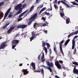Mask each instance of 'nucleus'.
<instances>
[{
  "instance_id": "f257e3e1",
  "label": "nucleus",
  "mask_w": 78,
  "mask_h": 78,
  "mask_svg": "<svg viewBox=\"0 0 78 78\" xmlns=\"http://www.w3.org/2000/svg\"><path fill=\"white\" fill-rule=\"evenodd\" d=\"M37 13H36L34 14L29 19V22L28 23V25H30L33 21H34L36 19V18L37 17Z\"/></svg>"
},
{
  "instance_id": "f03ea898",
  "label": "nucleus",
  "mask_w": 78,
  "mask_h": 78,
  "mask_svg": "<svg viewBox=\"0 0 78 78\" xmlns=\"http://www.w3.org/2000/svg\"><path fill=\"white\" fill-rule=\"evenodd\" d=\"M16 25L15 24H14L12 25V26L10 27L9 29L7 31V33H11V32L14 30L16 27Z\"/></svg>"
},
{
  "instance_id": "7ed1b4c3",
  "label": "nucleus",
  "mask_w": 78,
  "mask_h": 78,
  "mask_svg": "<svg viewBox=\"0 0 78 78\" xmlns=\"http://www.w3.org/2000/svg\"><path fill=\"white\" fill-rule=\"evenodd\" d=\"M7 43L6 41H4L2 43L1 45V47H0V50L1 49H5L6 48V47H7L8 45L6 44Z\"/></svg>"
},
{
  "instance_id": "20e7f679",
  "label": "nucleus",
  "mask_w": 78,
  "mask_h": 78,
  "mask_svg": "<svg viewBox=\"0 0 78 78\" xmlns=\"http://www.w3.org/2000/svg\"><path fill=\"white\" fill-rule=\"evenodd\" d=\"M32 36L30 38V41H32V40L34 39V38H35L36 37H37V36H39V34L38 33L35 34L34 33H33L32 34Z\"/></svg>"
},
{
  "instance_id": "39448f33",
  "label": "nucleus",
  "mask_w": 78,
  "mask_h": 78,
  "mask_svg": "<svg viewBox=\"0 0 78 78\" xmlns=\"http://www.w3.org/2000/svg\"><path fill=\"white\" fill-rule=\"evenodd\" d=\"M10 11H11V9H8L7 12H6L5 14L4 18L3 19V20L2 22H4L5 20L6 19V18L7 17V16H8V14L9 13V12H10Z\"/></svg>"
},
{
  "instance_id": "423d86ee",
  "label": "nucleus",
  "mask_w": 78,
  "mask_h": 78,
  "mask_svg": "<svg viewBox=\"0 0 78 78\" xmlns=\"http://www.w3.org/2000/svg\"><path fill=\"white\" fill-rule=\"evenodd\" d=\"M63 3L64 4V5H65L67 6V8H68L69 9H70L71 8V7L70 6H69L65 2L63 1H59L58 2V5H59L60 4V3Z\"/></svg>"
},
{
  "instance_id": "0eeeda50",
  "label": "nucleus",
  "mask_w": 78,
  "mask_h": 78,
  "mask_svg": "<svg viewBox=\"0 0 78 78\" xmlns=\"http://www.w3.org/2000/svg\"><path fill=\"white\" fill-rule=\"evenodd\" d=\"M55 66H56L57 67L58 69H59V70H60V69H61V65L59 64V62L58 61H56L55 62Z\"/></svg>"
},
{
  "instance_id": "6e6552de",
  "label": "nucleus",
  "mask_w": 78,
  "mask_h": 78,
  "mask_svg": "<svg viewBox=\"0 0 78 78\" xmlns=\"http://www.w3.org/2000/svg\"><path fill=\"white\" fill-rule=\"evenodd\" d=\"M74 68L73 69V73L74 74H77L78 75V69H76V66L75 65L74 66Z\"/></svg>"
},
{
  "instance_id": "1a4fd4ad",
  "label": "nucleus",
  "mask_w": 78,
  "mask_h": 78,
  "mask_svg": "<svg viewBox=\"0 0 78 78\" xmlns=\"http://www.w3.org/2000/svg\"><path fill=\"white\" fill-rule=\"evenodd\" d=\"M22 4H19L15 7V9L16 10H19V9H20V8H21V7H22Z\"/></svg>"
},
{
  "instance_id": "9d476101",
  "label": "nucleus",
  "mask_w": 78,
  "mask_h": 78,
  "mask_svg": "<svg viewBox=\"0 0 78 78\" xmlns=\"http://www.w3.org/2000/svg\"><path fill=\"white\" fill-rule=\"evenodd\" d=\"M45 42H43L42 43V45H43V47H44L43 48V50L45 51V53H47V49L45 47Z\"/></svg>"
},
{
  "instance_id": "9b49d317",
  "label": "nucleus",
  "mask_w": 78,
  "mask_h": 78,
  "mask_svg": "<svg viewBox=\"0 0 78 78\" xmlns=\"http://www.w3.org/2000/svg\"><path fill=\"white\" fill-rule=\"evenodd\" d=\"M19 42H20V41H18L17 40H14L12 41V44H18Z\"/></svg>"
},
{
  "instance_id": "f8f14e48",
  "label": "nucleus",
  "mask_w": 78,
  "mask_h": 78,
  "mask_svg": "<svg viewBox=\"0 0 78 78\" xmlns=\"http://www.w3.org/2000/svg\"><path fill=\"white\" fill-rule=\"evenodd\" d=\"M22 8H21L17 12H16V13L15 14L14 16H17V15H18L19 14H20L21 12H22Z\"/></svg>"
},
{
  "instance_id": "ddd939ff",
  "label": "nucleus",
  "mask_w": 78,
  "mask_h": 78,
  "mask_svg": "<svg viewBox=\"0 0 78 78\" xmlns=\"http://www.w3.org/2000/svg\"><path fill=\"white\" fill-rule=\"evenodd\" d=\"M75 40H73L72 41V49H74V48H75Z\"/></svg>"
},
{
  "instance_id": "4468645a",
  "label": "nucleus",
  "mask_w": 78,
  "mask_h": 78,
  "mask_svg": "<svg viewBox=\"0 0 78 78\" xmlns=\"http://www.w3.org/2000/svg\"><path fill=\"white\" fill-rule=\"evenodd\" d=\"M64 40H62L59 43V48H62V44L64 43Z\"/></svg>"
},
{
  "instance_id": "2eb2a0df",
  "label": "nucleus",
  "mask_w": 78,
  "mask_h": 78,
  "mask_svg": "<svg viewBox=\"0 0 78 78\" xmlns=\"http://www.w3.org/2000/svg\"><path fill=\"white\" fill-rule=\"evenodd\" d=\"M23 75H26L27 74H28V72L27 69H24L23 71Z\"/></svg>"
},
{
  "instance_id": "dca6fc26",
  "label": "nucleus",
  "mask_w": 78,
  "mask_h": 78,
  "mask_svg": "<svg viewBox=\"0 0 78 78\" xmlns=\"http://www.w3.org/2000/svg\"><path fill=\"white\" fill-rule=\"evenodd\" d=\"M70 40V39H68L67 40H66L65 43V46H66L67 44H68V43L69 42V41Z\"/></svg>"
},
{
  "instance_id": "f3484780",
  "label": "nucleus",
  "mask_w": 78,
  "mask_h": 78,
  "mask_svg": "<svg viewBox=\"0 0 78 78\" xmlns=\"http://www.w3.org/2000/svg\"><path fill=\"white\" fill-rule=\"evenodd\" d=\"M39 25V23H35L34 25V28H35L36 27H39V26H38Z\"/></svg>"
},
{
  "instance_id": "a211bd4d",
  "label": "nucleus",
  "mask_w": 78,
  "mask_h": 78,
  "mask_svg": "<svg viewBox=\"0 0 78 78\" xmlns=\"http://www.w3.org/2000/svg\"><path fill=\"white\" fill-rule=\"evenodd\" d=\"M31 66H32L33 68L34 69H36V67H35V64L34 63L32 62L31 63Z\"/></svg>"
},
{
  "instance_id": "6ab92c4d",
  "label": "nucleus",
  "mask_w": 78,
  "mask_h": 78,
  "mask_svg": "<svg viewBox=\"0 0 78 78\" xmlns=\"http://www.w3.org/2000/svg\"><path fill=\"white\" fill-rule=\"evenodd\" d=\"M44 13L47 16H50V14L49 13L47 12H44L42 14V16H44Z\"/></svg>"
},
{
  "instance_id": "aec40b11",
  "label": "nucleus",
  "mask_w": 78,
  "mask_h": 78,
  "mask_svg": "<svg viewBox=\"0 0 78 78\" xmlns=\"http://www.w3.org/2000/svg\"><path fill=\"white\" fill-rule=\"evenodd\" d=\"M66 23L67 24H69V23H70V18H68L66 20Z\"/></svg>"
},
{
  "instance_id": "412c9836",
  "label": "nucleus",
  "mask_w": 78,
  "mask_h": 78,
  "mask_svg": "<svg viewBox=\"0 0 78 78\" xmlns=\"http://www.w3.org/2000/svg\"><path fill=\"white\" fill-rule=\"evenodd\" d=\"M21 28H26L27 27V25L25 24H23L22 25H21Z\"/></svg>"
},
{
  "instance_id": "4be33fe9",
  "label": "nucleus",
  "mask_w": 78,
  "mask_h": 78,
  "mask_svg": "<svg viewBox=\"0 0 78 78\" xmlns=\"http://www.w3.org/2000/svg\"><path fill=\"white\" fill-rule=\"evenodd\" d=\"M28 10H27L23 12V13H21V16H23L24 14H25V13H26L27 12H28Z\"/></svg>"
},
{
  "instance_id": "5701e85b",
  "label": "nucleus",
  "mask_w": 78,
  "mask_h": 78,
  "mask_svg": "<svg viewBox=\"0 0 78 78\" xmlns=\"http://www.w3.org/2000/svg\"><path fill=\"white\" fill-rule=\"evenodd\" d=\"M34 5H32V6L30 7V11L31 12L33 10V9H34Z\"/></svg>"
},
{
  "instance_id": "b1692460",
  "label": "nucleus",
  "mask_w": 78,
  "mask_h": 78,
  "mask_svg": "<svg viewBox=\"0 0 78 78\" xmlns=\"http://www.w3.org/2000/svg\"><path fill=\"white\" fill-rule=\"evenodd\" d=\"M73 34V33L72 32V33L70 34H69L68 36V38H69L71 36H73V34Z\"/></svg>"
},
{
  "instance_id": "393cba45",
  "label": "nucleus",
  "mask_w": 78,
  "mask_h": 78,
  "mask_svg": "<svg viewBox=\"0 0 78 78\" xmlns=\"http://www.w3.org/2000/svg\"><path fill=\"white\" fill-rule=\"evenodd\" d=\"M46 64H47L48 66H50V63L48 60H46Z\"/></svg>"
},
{
  "instance_id": "a878e982",
  "label": "nucleus",
  "mask_w": 78,
  "mask_h": 78,
  "mask_svg": "<svg viewBox=\"0 0 78 78\" xmlns=\"http://www.w3.org/2000/svg\"><path fill=\"white\" fill-rule=\"evenodd\" d=\"M46 44L48 48L49 49V48H50V44H49L48 43H46Z\"/></svg>"
},
{
  "instance_id": "bb28decb",
  "label": "nucleus",
  "mask_w": 78,
  "mask_h": 78,
  "mask_svg": "<svg viewBox=\"0 0 78 78\" xmlns=\"http://www.w3.org/2000/svg\"><path fill=\"white\" fill-rule=\"evenodd\" d=\"M60 48V50L61 51L62 54V55H63V56H64V52H63V51L62 50V48Z\"/></svg>"
},
{
  "instance_id": "cd10ccee",
  "label": "nucleus",
  "mask_w": 78,
  "mask_h": 78,
  "mask_svg": "<svg viewBox=\"0 0 78 78\" xmlns=\"http://www.w3.org/2000/svg\"><path fill=\"white\" fill-rule=\"evenodd\" d=\"M40 71L41 72V74H42V75H44V71L43 69H41L40 70Z\"/></svg>"
},
{
  "instance_id": "c85d7f7f",
  "label": "nucleus",
  "mask_w": 78,
  "mask_h": 78,
  "mask_svg": "<svg viewBox=\"0 0 78 78\" xmlns=\"http://www.w3.org/2000/svg\"><path fill=\"white\" fill-rule=\"evenodd\" d=\"M49 67H53V62H51L50 65H49Z\"/></svg>"
},
{
  "instance_id": "c756f323",
  "label": "nucleus",
  "mask_w": 78,
  "mask_h": 78,
  "mask_svg": "<svg viewBox=\"0 0 78 78\" xmlns=\"http://www.w3.org/2000/svg\"><path fill=\"white\" fill-rule=\"evenodd\" d=\"M60 14L62 17H63V16H65V15L64 14V13H62V12H60Z\"/></svg>"
},
{
  "instance_id": "7c9ffc66",
  "label": "nucleus",
  "mask_w": 78,
  "mask_h": 78,
  "mask_svg": "<svg viewBox=\"0 0 78 78\" xmlns=\"http://www.w3.org/2000/svg\"><path fill=\"white\" fill-rule=\"evenodd\" d=\"M73 64H74V65H76L77 66H78V62H74L73 63Z\"/></svg>"
},
{
  "instance_id": "2f4dec72",
  "label": "nucleus",
  "mask_w": 78,
  "mask_h": 78,
  "mask_svg": "<svg viewBox=\"0 0 78 78\" xmlns=\"http://www.w3.org/2000/svg\"><path fill=\"white\" fill-rule=\"evenodd\" d=\"M12 14H11V13H10L8 15V17L10 19H11V17H12Z\"/></svg>"
},
{
  "instance_id": "473e14b6",
  "label": "nucleus",
  "mask_w": 78,
  "mask_h": 78,
  "mask_svg": "<svg viewBox=\"0 0 78 78\" xmlns=\"http://www.w3.org/2000/svg\"><path fill=\"white\" fill-rule=\"evenodd\" d=\"M3 16V13H0V19H2Z\"/></svg>"
},
{
  "instance_id": "72a5a7b5",
  "label": "nucleus",
  "mask_w": 78,
  "mask_h": 78,
  "mask_svg": "<svg viewBox=\"0 0 78 78\" xmlns=\"http://www.w3.org/2000/svg\"><path fill=\"white\" fill-rule=\"evenodd\" d=\"M76 48H75L74 50L73 54L75 55L76 54Z\"/></svg>"
},
{
  "instance_id": "f704fd0d",
  "label": "nucleus",
  "mask_w": 78,
  "mask_h": 78,
  "mask_svg": "<svg viewBox=\"0 0 78 78\" xmlns=\"http://www.w3.org/2000/svg\"><path fill=\"white\" fill-rule=\"evenodd\" d=\"M54 6L55 9H58V7L55 4H54Z\"/></svg>"
},
{
  "instance_id": "c9c22d12",
  "label": "nucleus",
  "mask_w": 78,
  "mask_h": 78,
  "mask_svg": "<svg viewBox=\"0 0 78 78\" xmlns=\"http://www.w3.org/2000/svg\"><path fill=\"white\" fill-rule=\"evenodd\" d=\"M19 36H20V33H18L17 34H16L15 36V37H18Z\"/></svg>"
},
{
  "instance_id": "e433bc0d",
  "label": "nucleus",
  "mask_w": 78,
  "mask_h": 78,
  "mask_svg": "<svg viewBox=\"0 0 78 78\" xmlns=\"http://www.w3.org/2000/svg\"><path fill=\"white\" fill-rule=\"evenodd\" d=\"M4 3L5 2H2L1 3H0V6H2V5H4Z\"/></svg>"
},
{
  "instance_id": "4c0bfd02",
  "label": "nucleus",
  "mask_w": 78,
  "mask_h": 78,
  "mask_svg": "<svg viewBox=\"0 0 78 78\" xmlns=\"http://www.w3.org/2000/svg\"><path fill=\"white\" fill-rule=\"evenodd\" d=\"M43 6H44V5L42 4L40 6L38 7V8H43Z\"/></svg>"
},
{
  "instance_id": "58836bf2",
  "label": "nucleus",
  "mask_w": 78,
  "mask_h": 78,
  "mask_svg": "<svg viewBox=\"0 0 78 78\" xmlns=\"http://www.w3.org/2000/svg\"><path fill=\"white\" fill-rule=\"evenodd\" d=\"M53 48H54V51L55 52V53H56V51H57V50H56V47L54 46Z\"/></svg>"
},
{
  "instance_id": "ea45409f",
  "label": "nucleus",
  "mask_w": 78,
  "mask_h": 78,
  "mask_svg": "<svg viewBox=\"0 0 78 78\" xmlns=\"http://www.w3.org/2000/svg\"><path fill=\"white\" fill-rule=\"evenodd\" d=\"M44 68H45V69H48V70L50 69V67H48V66H44Z\"/></svg>"
},
{
  "instance_id": "a19ab883",
  "label": "nucleus",
  "mask_w": 78,
  "mask_h": 78,
  "mask_svg": "<svg viewBox=\"0 0 78 78\" xmlns=\"http://www.w3.org/2000/svg\"><path fill=\"white\" fill-rule=\"evenodd\" d=\"M73 33L74 34V35H75V34H78L77 31H75V32H73Z\"/></svg>"
},
{
  "instance_id": "79ce46f5",
  "label": "nucleus",
  "mask_w": 78,
  "mask_h": 78,
  "mask_svg": "<svg viewBox=\"0 0 78 78\" xmlns=\"http://www.w3.org/2000/svg\"><path fill=\"white\" fill-rule=\"evenodd\" d=\"M16 28H21V25H18L16 27Z\"/></svg>"
},
{
  "instance_id": "37998d69",
  "label": "nucleus",
  "mask_w": 78,
  "mask_h": 78,
  "mask_svg": "<svg viewBox=\"0 0 78 78\" xmlns=\"http://www.w3.org/2000/svg\"><path fill=\"white\" fill-rule=\"evenodd\" d=\"M45 9H46V7H44L41 10L43 12L45 10Z\"/></svg>"
},
{
  "instance_id": "c03bdc74",
  "label": "nucleus",
  "mask_w": 78,
  "mask_h": 78,
  "mask_svg": "<svg viewBox=\"0 0 78 78\" xmlns=\"http://www.w3.org/2000/svg\"><path fill=\"white\" fill-rule=\"evenodd\" d=\"M22 20V18H19L18 20L17 21H20Z\"/></svg>"
},
{
  "instance_id": "a18cd8bd",
  "label": "nucleus",
  "mask_w": 78,
  "mask_h": 78,
  "mask_svg": "<svg viewBox=\"0 0 78 78\" xmlns=\"http://www.w3.org/2000/svg\"><path fill=\"white\" fill-rule=\"evenodd\" d=\"M60 11H61L62 12H62V13H64V10L63 9H60Z\"/></svg>"
},
{
  "instance_id": "49530a36",
  "label": "nucleus",
  "mask_w": 78,
  "mask_h": 78,
  "mask_svg": "<svg viewBox=\"0 0 78 78\" xmlns=\"http://www.w3.org/2000/svg\"><path fill=\"white\" fill-rule=\"evenodd\" d=\"M63 75L64 76V77H65V76H66V73H65L64 72H63Z\"/></svg>"
},
{
  "instance_id": "de8ad7c7",
  "label": "nucleus",
  "mask_w": 78,
  "mask_h": 78,
  "mask_svg": "<svg viewBox=\"0 0 78 78\" xmlns=\"http://www.w3.org/2000/svg\"><path fill=\"white\" fill-rule=\"evenodd\" d=\"M6 27L7 26H6V25L3 26L2 27V29H5V28H6Z\"/></svg>"
},
{
  "instance_id": "09e8293b",
  "label": "nucleus",
  "mask_w": 78,
  "mask_h": 78,
  "mask_svg": "<svg viewBox=\"0 0 78 78\" xmlns=\"http://www.w3.org/2000/svg\"><path fill=\"white\" fill-rule=\"evenodd\" d=\"M16 45H13L12 46V49H14V48H15V47H16Z\"/></svg>"
},
{
  "instance_id": "8fccbe9b",
  "label": "nucleus",
  "mask_w": 78,
  "mask_h": 78,
  "mask_svg": "<svg viewBox=\"0 0 78 78\" xmlns=\"http://www.w3.org/2000/svg\"><path fill=\"white\" fill-rule=\"evenodd\" d=\"M59 62L60 64H62V63H63V61L62 60H59Z\"/></svg>"
},
{
  "instance_id": "3c124183",
  "label": "nucleus",
  "mask_w": 78,
  "mask_h": 78,
  "mask_svg": "<svg viewBox=\"0 0 78 78\" xmlns=\"http://www.w3.org/2000/svg\"><path fill=\"white\" fill-rule=\"evenodd\" d=\"M48 70H50L51 72H52V70L51 69V68L50 67Z\"/></svg>"
},
{
  "instance_id": "603ef678",
  "label": "nucleus",
  "mask_w": 78,
  "mask_h": 78,
  "mask_svg": "<svg viewBox=\"0 0 78 78\" xmlns=\"http://www.w3.org/2000/svg\"><path fill=\"white\" fill-rule=\"evenodd\" d=\"M41 54H40V55H38V59L39 60L40 59V57H41Z\"/></svg>"
},
{
  "instance_id": "864d4df0",
  "label": "nucleus",
  "mask_w": 78,
  "mask_h": 78,
  "mask_svg": "<svg viewBox=\"0 0 78 78\" xmlns=\"http://www.w3.org/2000/svg\"><path fill=\"white\" fill-rule=\"evenodd\" d=\"M41 59V62H44V61H45V60L44 58Z\"/></svg>"
},
{
  "instance_id": "5fc2aeb1",
  "label": "nucleus",
  "mask_w": 78,
  "mask_h": 78,
  "mask_svg": "<svg viewBox=\"0 0 78 78\" xmlns=\"http://www.w3.org/2000/svg\"><path fill=\"white\" fill-rule=\"evenodd\" d=\"M25 34V33H22L21 34V35L22 36V37H23V35H24V34Z\"/></svg>"
},
{
  "instance_id": "6e6d98bb",
  "label": "nucleus",
  "mask_w": 78,
  "mask_h": 78,
  "mask_svg": "<svg viewBox=\"0 0 78 78\" xmlns=\"http://www.w3.org/2000/svg\"><path fill=\"white\" fill-rule=\"evenodd\" d=\"M78 36H75L74 37H73V39H76V37H78Z\"/></svg>"
},
{
  "instance_id": "4d7b16f0",
  "label": "nucleus",
  "mask_w": 78,
  "mask_h": 78,
  "mask_svg": "<svg viewBox=\"0 0 78 78\" xmlns=\"http://www.w3.org/2000/svg\"><path fill=\"white\" fill-rule=\"evenodd\" d=\"M42 20H44V21H45V18L44 17H43L42 18Z\"/></svg>"
},
{
  "instance_id": "13d9d810",
  "label": "nucleus",
  "mask_w": 78,
  "mask_h": 78,
  "mask_svg": "<svg viewBox=\"0 0 78 78\" xmlns=\"http://www.w3.org/2000/svg\"><path fill=\"white\" fill-rule=\"evenodd\" d=\"M42 11L41 10V11H40L39 13V15H40L41 14V13H42Z\"/></svg>"
},
{
  "instance_id": "bf43d9fd",
  "label": "nucleus",
  "mask_w": 78,
  "mask_h": 78,
  "mask_svg": "<svg viewBox=\"0 0 78 78\" xmlns=\"http://www.w3.org/2000/svg\"><path fill=\"white\" fill-rule=\"evenodd\" d=\"M53 3H56V4H57V0H55Z\"/></svg>"
},
{
  "instance_id": "052dcab7",
  "label": "nucleus",
  "mask_w": 78,
  "mask_h": 78,
  "mask_svg": "<svg viewBox=\"0 0 78 78\" xmlns=\"http://www.w3.org/2000/svg\"><path fill=\"white\" fill-rule=\"evenodd\" d=\"M25 6H26V5H25V4H24L23 5V6H22L23 8H25Z\"/></svg>"
},
{
  "instance_id": "680f3d73",
  "label": "nucleus",
  "mask_w": 78,
  "mask_h": 78,
  "mask_svg": "<svg viewBox=\"0 0 78 78\" xmlns=\"http://www.w3.org/2000/svg\"><path fill=\"white\" fill-rule=\"evenodd\" d=\"M50 8L51 9L49 10L50 11H52V7L51 6V5H50Z\"/></svg>"
},
{
  "instance_id": "e2e57ef3",
  "label": "nucleus",
  "mask_w": 78,
  "mask_h": 78,
  "mask_svg": "<svg viewBox=\"0 0 78 78\" xmlns=\"http://www.w3.org/2000/svg\"><path fill=\"white\" fill-rule=\"evenodd\" d=\"M50 50V54H51V49H49Z\"/></svg>"
},
{
  "instance_id": "0e129e2a",
  "label": "nucleus",
  "mask_w": 78,
  "mask_h": 78,
  "mask_svg": "<svg viewBox=\"0 0 78 78\" xmlns=\"http://www.w3.org/2000/svg\"><path fill=\"white\" fill-rule=\"evenodd\" d=\"M44 56H42L41 59H44Z\"/></svg>"
},
{
  "instance_id": "69168bd1",
  "label": "nucleus",
  "mask_w": 78,
  "mask_h": 78,
  "mask_svg": "<svg viewBox=\"0 0 78 78\" xmlns=\"http://www.w3.org/2000/svg\"><path fill=\"white\" fill-rule=\"evenodd\" d=\"M22 65H23V63H20V65H19V66H22Z\"/></svg>"
},
{
  "instance_id": "338daca9",
  "label": "nucleus",
  "mask_w": 78,
  "mask_h": 78,
  "mask_svg": "<svg viewBox=\"0 0 78 78\" xmlns=\"http://www.w3.org/2000/svg\"><path fill=\"white\" fill-rule=\"evenodd\" d=\"M9 24H10L9 23H8L7 24H6L5 26H6L7 27V26H8V25H9Z\"/></svg>"
},
{
  "instance_id": "774afa93",
  "label": "nucleus",
  "mask_w": 78,
  "mask_h": 78,
  "mask_svg": "<svg viewBox=\"0 0 78 78\" xmlns=\"http://www.w3.org/2000/svg\"><path fill=\"white\" fill-rule=\"evenodd\" d=\"M44 32L45 33L47 34V30H45Z\"/></svg>"
}]
</instances>
